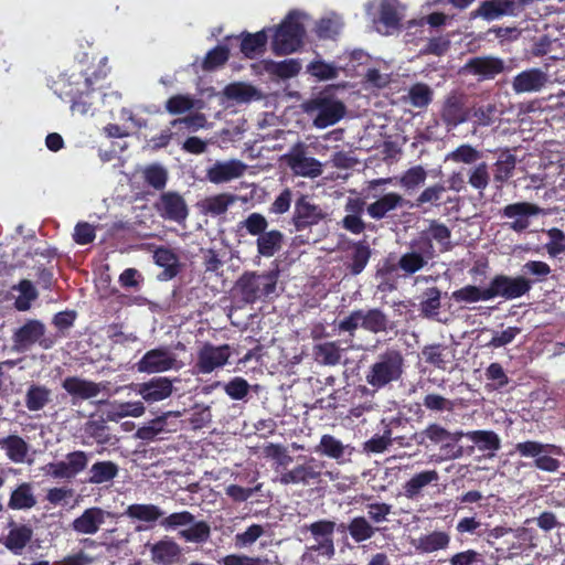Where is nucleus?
<instances>
[{"label":"nucleus","instance_id":"nucleus-58","mask_svg":"<svg viewBox=\"0 0 565 565\" xmlns=\"http://www.w3.org/2000/svg\"><path fill=\"white\" fill-rule=\"evenodd\" d=\"M490 182L489 168L486 162H480L468 170V183L476 190L482 192Z\"/></svg>","mask_w":565,"mask_h":565},{"label":"nucleus","instance_id":"nucleus-62","mask_svg":"<svg viewBox=\"0 0 565 565\" xmlns=\"http://www.w3.org/2000/svg\"><path fill=\"white\" fill-rule=\"evenodd\" d=\"M166 424L167 416H158L147 425L139 427L136 431V437L146 441L153 440L160 433L164 431Z\"/></svg>","mask_w":565,"mask_h":565},{"label":"nucleus","instance_id":"nucleus-3","mask_svg":"<svg viewBox=\"0 0 565 565\" xmlns=\"http://www.w3.org/2000/svg\"><path fill=\"white\" fill-rule=\"evenodd\" d=\"M365 12L373 28L388 35L399 29L405 7L398 0H373L365 4Z\"/></svg>","mask_w":565,"mask_h":565},{"label":"nucleus","instance_id":"nucleus-53","mask_svg":"<svg viewBox=\"0 0 565 565\" xmlns=\"http://www.w3.org/2000/svg\"><path fill=\"white\" fill-rule=\"evenodd\" d=\"M180 537L190 543H205L211 535V527L205 521H198L190 524V527L179 532Z\"/></svg>","mask_w":565,"mask_h":565},{"label":"nucleus","instance_id":"nucleus-33","mask_svg":"<svg viewBox=\"0 0 565 565\" xmlns=\"http://www.w3.org/2000/svg\"><path fill=\"white\" fill-rule=\"evenodd\" d=\"M439 480V473L436 470H424L414 475L403 486L404 495L407 499L418 498L423 490L430 483H436Z\"/></svg>","mask_w":565,"mask_h":565},{"label":"nucleus","instance_id":"nucleus-21","mask_svg":"<svg viewBox=\"0 0 565 565\" xmlns=\"http://www.w3.org/2000/svg\"><path fill=\"white\" fill-rule=\"evenodd\" d=\"M106 518H114V514L98 507L88 508L73 520L71 527L78 534L92 535L98 532Z\"/></svg>","mask_w":565,"mask_h":565},{"label":"nucleus","instance_id":"nucleus-38","mask_svg":"<svg viewBox=\"0 0 565 565\" xmlns=\"http://www.w3.org/2000/svg\"><path fill=\"white\" fill-rule=\"evenodd\" d=\"M154 263L163 268L161 276L164 279L174 278L180 271L179 259L169 248L159 247L153 254Z\"/></svg>","mask_w":565,"mask_h":565},{"label":"nucleus","instance_id":"nucleus-19","mask_svg":"<svg viewBox=\"0 0 565 565\" xmlns=\"http://www.w3.org/2000/svg\"><path fill=\"white\" fill-rule=\"evenodd\" d=\"M253 72H266L271 77L278 79H289L297 76L301 70V63L297 58H287L280 62L265 60L250 65Z\"/></svg>","mask_w":565,"mask_h":565},{"label":"nucleus","instance_id":"nucleus-23","mask_svg":"<svg viewBox=\"0 0 565 565\" xmlns=\"http://www.w3.org/2000/svg\"><path fill=\"white\" fill-rule=\"evenodd\" d=\"M407 204L408 201H406L399 193L387 192L369 204L366 213L371 218L380 221Z\"/></svg>","mask_w":565,"mask_h":565},{"label":"nucleus","instance_id":"nucleus-64","mask_svg":"<svg viewBox=\"0 0 565 565\" xmlns=\"http://www.w3.org/2000/svg\"><path fill=\"white\" fill-rule=\"evenodd\" d=\"M450 565H487L482 553L475 550H466L454 554L449 558Z\"/></svg>","mask_w":565,"mask_h":565},{"label":"nucleus","instance_id":"nucleus-7","mask_svg":"<svg viewBox=\"0 0 565 565\" xmlns=\"http://www.w3.org/2000/svg\"><path fill=\"white\" fill-rule=\"evenodd\" d=\"M409 247L411 250L403 254L397 264L405 276L419 271L435 257L433 243H429L426 237L413 239Z\"/></svg>","mask_w":565,"mask_h":565},{"label":"nucleus","instance_id":"nucleus-36","mask_svg":"<svg viewBox=\"0 0 565 565\" xmlns=\"http://www.w3.org/2000/svg\"><path fill=\"white\" fill-rule=\"evenodd\" d=\"M516 167V157L510 151H502L493 164V180L501 189L512 175Z\"/></svg>","mask_w":565,"mask_h":565},{"label":"nucleus","instance_id":"nucleus-5","mask_svg":"<svg viewBox=\"0 0 565 565\" xmlns=\"http://www.w3.org/2000/svg\"><path fill=\"white\" fill-rule=\"evenodd\" d=\"M64 92L65 97L71 103L73 114L81 116H93L96 111L97 97L90 77H85L83 82H68Z\"/></svg>","mask_w":565,"mask_h":565},{"label":"nucleus","instance_id":"nucleus-8","mask_svg":"<svg viewBox=\"0 0 565 565\" xmlns=\"http://www.w3.org/2000/svg\"><path fill=\"white\" fill-rule=\"evenodd\" d=\"M45 326L40 320H28L23 326L17 329L12 335L13 350L25 352L35 343L43 349H50L54 345L53 339L43 338Z\"/></svg>","mask_w":565,"mask_h":565},{"label":"nucleus","instance_id":"nucleus-37","mask_svg":"<svg viewBox=\"0 0 565 565\" xmlns=\"http://www.w3.org/2000/svg\"><path fill=\"white\" fill-rule=\"evenodd\" d=\"M119 472V467L110 460L96 461L88 471L87 482L92 484H102L114 480Z\"/></svg>","mask_w":565,"mask_h":565},{"label":"nucleus","instance_id":"nucleus-24","mask_svg":"<svg viewBox=\"0 0 565 565\" xmlns=\"http://www.w3.org/2000/svg\"><path fill=\"white\" fill-rule=\"evenodd\" d=\"M173 391L172 381L166 376L152 377L138 384L137 393L147 402L156 403L168 398Z\"/></svg>","mask_w":565,"mask_h":565},{"label":"nucleus","instance_id":"nucleus-43","mask_svg":"<svg viewBox=\"0 0 565 565\" xmlns=\"http://www.w3.org/2000/svg\"><path fill=\"white\" fill-rule=\"evenodd\" d=\"M236 200L247 201L245 196H238L231 193H221L209 196L203 201V207L213 215H221L226 212L227 207Z\"/></svg>","mask_w":565,"mask_h":565},{"label":"nucleus","instance_id":"nucleus-39","mask_svg":"<svg viewBox=\"0 0 565 565\" xmlns=\"http://www.w3.org/2000/svg\"><path fill=\"white\" fill-rule=\"evenodd\" d=\"M513 3L507 0H487L478 8L476 15L487 21L497 20L503 15L510 14Z\"/></svg>","mask_w":565,"mask_h":565},{"label":"nucleus","instance_id":"nucleus-16","mask_svg":"<svg viewBox=\"0 0 565 565\" xmlns=\"http://www.w3.org/2000/svg\"><path fill=\"white\" fill-rule=\"evenodd\" d=\"M175 356L167 348L147 351L137 362V370L142 373H160L174 367Z\"/></svg>","mask_w":565,"mask_h":565},{"label":"nucleus","instance_id":"nucleus-2","mask_svg":"<svg viewBox=\"0 0 565 565\" xmlns=\"http://www.w3.org/2000/svg\"><path fill=\"white\" fill-rule=\"evenodd\" d=\"M404 373V358L398 350H386L369 367L365 381L375 390H381L392 382L401 380Z\"/></svg>","mask_w":565,"mask_h":565},{"label":"nucleus","instance_id":"nucleus-30","mask_svg":"<svg viewBox=\"0 0 565 565\" xmlns=\"http://www.w3.org/2000/svg\"><path fill=\"white\" fill-rule=\"evenodd\" d=\"M323 216L324 213L322 210L311 203L307 198H301L297 201L295 206V223L298 228L317 224Z\"/></svg>","mask_w":565,"mask_h":565},{"label":"nucleus","instance_id":"nucleus-63","mask_svg":"<svg viewBox=\"0 0 565 565\" xmlns=\"http://www.w3.org/2000/svg\"><path fill=\"white\" fill-rule=\"evenodd\" d=\"M264 454L274 461V468L277 476L281 471L287 470V466L292 462L291 457H289L286 450L280 446L268 445L264 448Z\"/></svg>","mask_w":565,"mask_h":565},{"label":"nucleus","instance_id":"nucleus-14","mask_svg":"<svg viewBox=\"0 0 565 565\" xmlns=\"http://www.w3.org/2000/svg\"><path fill=\"white\" fill-rule=\"evenodd\" d=\"M286 162L292 172L305 178H317L322 173V163L307 156L305 146L299 143L286 154Z\"/></svg>","mask_w":565,"mask_h":565},{"label":"nucleus","instance_id":"nucleus-6","mask_svg":"<svg viewBox=\"0 0 565 565\" xmlns=\"http://www.w3.org/2000/svg\"><path fill=\"white\" fill-rule=\"evenodd\" d=\"M305 110L313 117L317 128H327L337 124L344 115V105L334 98L319 96L306 104Z\"/></svg>","mask_w":565,"mask_h":565},{"label":"nucleus","instance_id":"nucleus-52","mask_svg":"<svg viewBox=\"0 0 565 565\" xmlns=\"http://www.w3.org/2000/svg\"><path fill=\"white\" fill-rule=\"evenodd\" d=\"M450 236L451 232L446 225L437 221H431L428 230L423 231L418 237H426L429 243L434 239L443 247L444 250H448L451 246Z\"/></svg>","mask_w":565,"mask_h":565},{"label":"nucleus","instance_id":"nucleus-51","mask_svg":"<svg viewBox=\"0 0 565 565\" xmlns=\"http://www.w3.org/2000/svg\"><path fill=\"white\" fill-rule=\"evenodd\" d=\"M13 289L20 292L19 297L14 301V307L19 311H26L31 308V302L38 299L39 292L36 291L33 284L28 279H22L13 287Z\"/></svg>","mask_w":565,"mask_h":565},{"label":"nucleus","instance_id":"nucleus-27","mask_svg":"<svg viewBox=\"0 0 565 565\" xmlns=\"http://www.w3.org/2000/svg\"><path fill=\"white\" fill-rule=\"evenodd\" d=\"M62 387L71 396L81 399L96 397L100 393V384L78 376H67L62 381Z\"/></svg>","mask_w":565,"mask_h":565},{"label":"nucleus","instance_id":"nucleus-15","mask_svg":"<svg viewBox=\"0 0 565 565\" xmlns=\"http://www.w3.org/2000/svg\"><path fill=\"white\" fill-rule=\"evenodd\" d=\"M541 213L542 209L540 206L529 202L511 203L501 211L503 217L512 220L509 223V228L516 233L524 232L530 226V217Z\"/></svg>","mask_w":565,"mask_h":565},{"label":"nucleus","instance_id":"nucleus-31","mask_svg":"<svg viewBox=\"0 0 565 565\" xmlns=\"http://www.w3.org/2000/svg\"><path fill=\"white\" fill-rule=\"evenodd\" d=\"M450 535L445 531H434L419 536L414 546L420 553H435L448 548L450 544Z\"/></svg>","mask_w":565,"mask_h":565},{"label":"nucleus","instance_id":"nucleus-61","mask_svg":"<svg viewBox=\"0 0 565 565\" xmlns=\"http://www.w3.org/2000/svg\"><path fill=\"white\" fill-rule=\"evenodd\" d=\"M195 100L190 95L177 94L166 102V110L170 115H181L194 108Z\"/></svg>","mask_w":565,"mask_h":565},{"label":"nucleus","instance_id":"nucleus-44","mask_svg":"<svg viewBox=\"0 0 565 565\" xmlns=\"http://www.w3.org/2000/svg\"><path fill=\"white\" fill-rule=\"evenodd\" d=\"M282 238V234L276 230L260 234L257 238L259 255L265 257L274 256L281 248Z\"/></svg>","mask_w":565,"mask_h":565},{"label":"nucleus","instance_id":"nucleus-42","mask_svg":"<svg viewBox=\"0 0 565 565\" xmlns=\"http://www.w3.org/2000/svg\"><path fill=\"white\" fill-rule=\"evenodd\" d=\"M360 311L363 329L373 333H380L387 330L390 323L388 318L380 309H369Z\"/></svg>","mask_w":565,"mask_h":565},{"label":"nucleus","instance_id":"nucleus-41","mask_svg":"<svg viewBox=\"0 0 565 565\" xmlns=\"http://www.w3.org/2000/svg\"><path fill=\"white\" fill-rule=\"evenodd\" d=\"M343 28V20L337 13H329L316 24V34L320 39H334Z\"/></svg>","mask_w":565,"mask_h":565},{"label":"nucleus","instance_id":"nucleus-54","mask_svg":"<svg viewBox=\"0 0 565 565\" xmlns=\"http://www.w3.org/2000/svg\"><path fill=\"white\" fill-rule=\"evenodd\" d=\"M452 298L457 302L472 303L478 301L490 300L488 288H479L477 286L467 285L452 292Z\"/></svg>","mask_w":565,"mask_h":565},{"label":"nucleus","instance_id":"nucleus-28","mask_svg":"<svg viewBox=\"0 0 565 565\" xmlns=\"http://www.w3.org/2000/svg\"><path fill=\"white\" fill-rule=\"evenodd\" d=\"M466 68L472 74L478 75L484 79L493 78L500 74L504 68L502 60L492 56H481L471 58L467 64Z\"/></svg>","mask_w":565,"mask_h":565},{"label":"nucleus","instance_id":"nucleus-46","mask_svg":"<svg viewBox=\"0 0 565 565\" xmlns=\"http://www.w3.org/2000/svg\"><path fill=\"white\" fill-rule=\"evenodd\" d=\"M125 514L142 522H156L163 515V511L154 504H130Z\"/></svg>","mask_w":565,"mask_h":565},{"label":"nucleus","instance_id":"nucleus-45","mask_svg":"<svg viewBox=\"0 0 565 565\" xmlns=\"http://www.w3.org/2000/svg\"><path fill=\"white\" fill-rule=\"evenodd\" d=\"M515 450L526 458L537 459L541 454L552 452L553 455H561L562 449L558 446L551 444H541L539 441L527 440L515 445Z\"/></svg>","mask_w":565,"mask_h":565},{"label":"nucleus","instance_id":"nucleus-60","mask_svg":"<svg viewBox=\"0 0 565 565\" xmlns=\"http://www.w3.org/2000/svg\"><path fill=\"white\" fill-rule=\"evenodd\" d=\"M546 235L548 236V242L544 248L548 256L554 258L565 254V233L557 227H552L546 231Z\"/></svg>","mask_w":565,"mask_h":565},{"label":"nucleus","instance_id":"nucleus-29","mask_svg":"<svg viewBox=\"0 0 565 565\" xmlns=\"http://www.w3.org/2000/svg\"><path fill=\"white\" fill-rule=\"evenodd\" d=\"M0 448L8 459L14 463H23L30 451V445L19 435L11 434L0 438Z\"/></svg>","mask_w":565,"mask_h":565},{"label":"nucleus","instance_id":"nucleus-48","mask_svg":"<svg viewBox=\"0 0 565 565\" xmlns=\"http://www.w3.org/2000/svg\"><path fill=\"white\" fill-rule=\"evenodd\" d=\"M313 354L316 361L323 365H337L341 360V349L335 342L317 344Z\"/></svg>","mask_w":565,"mask_h":565},{"label":"nucleus","instance_id":"nucleus-59","mask_svg":"<svg viewBox=\"0 0 565 565\" xmlns=\"http://www.w3.org/2000/svg\"><path fill=\"white\" fill-rule=\"evenodd\" d=\"M481 158V153L470 145H461L446 156V160L455 163L472 164Z\"/></svg>","mask_w":565,"mask_h":565},{"label":"nucleus","instance_id":"nucleus-40","mask_svg":"<svg viewBox=\"0 0 565 565\" xmlns=\"http://www.w3.org/2000/svg\"><path fill=\"white\" fill-rule=\"evenodd\" d=\"M441 115L444 120L452 126H457L467 120V114L463 109L461 98L456 94L447 97Z\"/></svg>","mask_w":565,"mask_h":565},{"label":"nucleus","instance_id":"nucleus-25","mask_svg":"<svg viewBox=\"0 0 565 565\" xmlns=\"http://www.w3.org/2000/svg\"><path fill=\"white\" fill-rule=\"evenodd\" d=\"M33 537V529L30 524L9 523V532L3 540V545L14 555H22Z\"/></svg>","mask_w":565,"mask_h":565},{"label":"nucleus","instance_id":"nucleus-47","mask_svg":"<svg viewBox=\"0 0 565 565\" xmlns=\"http://www.w3.org/2000/svg\"><path fill=\"white\" fill-rule=\"evenodd\" d=\"M371 250L366 244L359 242L350 248V262L348 267L353 275H359L363 271L366 264L369 263Z\"/></svg>","mask_w":565,"mask_h":565},{"label":"nucleus","instance_id":"nucleus-9","mask_svg":"<svg viewBox=\"0 0 565 565\" xmlns=\"http://www.w3.org/2000/svg\"><path fill=\"white\" fill-rule=\"evenodd\" d=\"M231 356L230 345H213L205 342L196 352V360L193 365L196 374H210L216 369L223 367Z\"/></svg>","mask_w":565,"mask_h":565},{"label":"nucleus","instance_id":"nucleus-11","mask_svg":"<svg viewBox=\"0 0 565 565\" xmlns=\"http://www.w3.org/2000/svg\"><path fill=\"white\" fill-rule=\"evenodd\" d=\"M153 206L163 220L178 224H183L189 215L185 200L174 191L161 193Z\"/></svg>","mask_w":565,"mask_h":565},{"label":"nucleus","instance_id":"nucleus-12","mask_svg":"<svg viewBox=\"0 0 565 565\" xmlns=\"http://www.w3.org/2000/svg\"><path fill=\"white\" fill-rule=\"evenodd\" d=\"M550 75L546 71L532 67L518 73L511 81V87L514 94H536L541 93L548 84Z\"/></svg>","mask_w":565,"mask_h":565},{"label":"nucleus","instance_id":"nucleus-17","mask_svg":"<svg viewBox=\"0 0 565 565\" xmlns=\"http://www.w3.org/2000/svg\"><path fill=\"white\" fill-rule=\"evenodd\" d=\"M83 438L85 445L114 446L118 441L106 419L102 416L98 418L92 417L84 424Z\"/></svg>","mask_w":565,"mask_h":565},{"label":"nucleus","instance_id":"nucleus-55","mask_svg":"<svg viewBox=\"0 0 565 565\" xmlns=\"http://www.w3.org/2000/svg\"><path fill=\"white\" fill-rule=\"evenodd\" d=\"M433 89L424 83H416L408 89V100L416 108L427 107L433 100Z\"/></svg>","mask_w":565,"mask_h":565},{"label":"nucleus","instance_id":"nucleus-10","mask_svg":"<svg viewBox=\"0 0 565 565\" xmlns=\"http://www.w3.org/2000/svg\"><path fill=\"white\" fill-rule=\"evenodd\" d=\"M88 465V455L83 450H74L65 456V460L50 462L46 475L54 479H74L83 472Z\"/></svg>","mask_w":565,"mask_h":565},{"label":"nucleus","instance_id":"nucleus-50","mask_svg":"<svg viewBox=\"0 0 565 565\" xmlns=\"http://www.w3.org/2000/svg\"><path fill=\"white\" fill-rule=\"evenodd\" d=\"M422 358L426 363L443 370L446 369L447 363L450 361L449 350L443 344H431L424 347L422 350Z\"/></svg>","mask_w":565,"mask_h":565},{"label":"nucleus","instance_id":"nucleus-49","mask_svg":"<svg viewBox=\"0 0 565 565\" xmlns=\"http://www.w3.org/2000/svg\"><path fill=\"white\" fill-rule=\"evenodd\" d=\"M348 531L355 543H361L373 537L376 529L364 516H355L349 522Z\"/></svg>","mask_w":565,"mask_h":565},{"label":"nucleus","instance_id":"nucleus-22","mask_svg":"<svg viewBox=\"0 0 565 565\" xmlns=\"http://www.w3.org/2000/svg\"><path fill=\"white\" fill-rule=\"evenodd\" d=\"M315 452L335 460L339 465L351 461L353 448L343 444L334 436L326 434L320 438V443L315 447Z\"/></svg>","mask_w":565,"mask_h":565},{"label":"nucleus","instance_id":"nucleus-4","mask_svg":"<svg viewBox=\"0 0 565 565\" xmlns=\"http://www.w3.org/2000/svg\"><path fill=\"white\" fill-rule=\"evenodd\" d=\"M306 529L311 534L312 543L306 547L302 561H312L313 553H317L318 556L330 561L335 554L333 540L335 522L330 520H319L306 526Z\"/></svg>","mask_w":565,"mask_h":565},{"label":"nucleus","instance_id":"nucleus-18","mask_svg":"<svg viewBox=\"0 0 565 565\" xmlns=\"http://www.w3.org/2000/svg\"><path fill=\"white\" fill-rule=\"evenodd\" d=\"M321 472L318 469L317 460L310 458L306 463L281 471L276 476L275 480L282 486L308 484L310 480L319 478Z\"/></svg>","mask_w":565,"mask_h":565},{"label":"nucleus","instance_id":"nucleus-56","mask_svg":"<svg viewBox=\"0 0 565 565\" xmlns=\"http://www.w3.org/2000/svg\"><path fill=\"white\" fill-rule=\"evenodd\" d=\"M427 172L422 166H415L406 170L398 179V183L407 191L415 190L424 184Z\"/></svg>","mask_w":565,"mask_h":565},{"label":"nucleus","instance_id":"nucleus-1","mask_svg":"<svg viewBox=\"0 0 565 565\" xmlns=\"http://www.w3.org/2000/svg\"><path fill=\"white\" fill-rule=\"evenodd\" d=\"M307 14L301 11H290L276 26L269 28L271 34V51L276 55H288L297 52L303 44L306 35L305 22Z\"/></svg>","mask_w":565,"mask_h":565},{"label":"nucleus","instance_id":"nucleus-57","mask_svg":"<svg viewBox=\"0 0 565 565\" xmlns=\"http://www.w3.org/2000/svg\"><path fill=\"white\" fill-rule=\"evenodd\" d=\"M228 56V47L225 45H217L206 53L202 62V70L206 72L214 71L224 65L227 62Z\"/></svg>","mask_w":565,"mask_h":565},{"label":"nucleus","instance_id":"nucleus-26","mask_svg":"<svg viewBox=\"0 0 565 565\" xmlns=\"http://www.w3.org/2000/svg\"><path fill=\"white\" fill-rule=\"evenodd\" d=\"M38 504L32 482L19 483L10 493L8 509L14 511H28Z\"/></svg>","mask_w":565,"mask_h":565},{"label":"nucleus","instance_id":"nucleus-20","mask_svg":"<svg viewBox=\"0 0 565 565\" xmlns=\"http://www.w3.org/2000/svg\"><path fill=\"white\" fill-rule=\"evenodd\" d=\"M246 169L241 160L216 161L206 170V178L214 184L226 183L242 177Z\"/></svg>","mask_w":565,"mask_h":565},{"label":"nucleus","instance_id":"nucleus-35","mask_svg":"<svg viewBox=\"0 0 565 565\" xmlns=\"http://www.w3.org/2000/svg\"><path fill=\"white\" fill-rule=\"evenodd\" d=\"M151 559L159 565H172L180 556V547L173 541L161 540L150 548Z\"/></svg>","mask_w":565,"mask_h":565},{"label":"nucleus","instance_id":"nucleus-32","mask_svg":"<svg viewBox=\"0 0 565 565\" xmlns=\"http://www.w3.org/2000/svg\"><path fill=\"white\" fill-rule=\"evenodd\" d=\"M466 438L472 441L479 451L487 452L488 457H493L501 447L500 437L492 430L467 431Z\"/></svg>","mask_w":565,"mask_h":565},{"label":"nucleus","instance_id":"nucleus-34","mask_svg":"<svg viewBox=\"0 0 565 565\" xmlns=\"http://www.w3.org/2000/svg\"><path fill=\"white\" fill-rule=\"evenodd\" d=\"M52 401V390L43 384L32 383L26 388L24 404L28 411L39 412L47 406Z\"/></svg>","mask_w":565,"mask_h":565},{"label":"nucleus","instance_id":"nucleus-13","mask_svg":"<svg viewBox=\"0 0 565 565\" xmlns=\"http://www.w3.org/2000/svg\"><path fill=\"white\" fill-rule=\"evenodd\" d=\"M531 289V284L524 277L495 276L489 287L490 300L495 297L515 299L525 295Z\"/></svg>","mask_w":565,"mask_h":565}]
</instances>
